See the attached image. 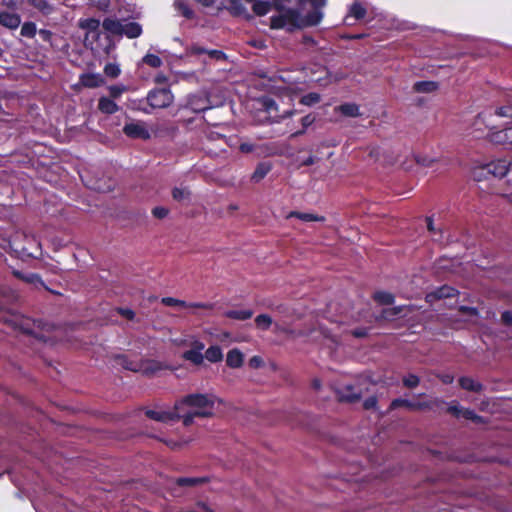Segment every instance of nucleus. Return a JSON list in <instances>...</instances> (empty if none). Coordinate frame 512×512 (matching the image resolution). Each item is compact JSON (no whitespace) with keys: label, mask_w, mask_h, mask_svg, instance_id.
I'll use <instances>...</instances> for the list:
<instances>
[{"label":"nucleus","mask_w":512,"mask_h":512,"mask_svg":"<svg viewBox=\"0 0 512 512\" xmlns=\"http://www.w3.org/2000/svg\"><path fill=\"white\" fill-rule=\"evenodd\" d=\"M273 4L278 13L270 18L271 28L292 31L318 25L326 0H273Z\"/></svg>","instance_id":"1"},{"label":"nucleus","mask_w":512,"mask_h":512,"mask_svg":"<svg viewBox=\"0 0 512 512\" xmlns=\"http://www.w3.org/2000/svg\"><path fill=\"white\" fill-rule=\"evenodd\" d=\"M217 397L213 394L193 393L175 403V410L185 426H190L195 418H210L215 414Z\"/></svg>","instance_id":"2"},{"label":"nucleus","mask_w":512,"mask_h":512,"mask_svg":"<svg viewBox=\"0 0 512 512\" xmlns=\"http://www.w3.org/2000/svg\"><path fill=\"white\" fill-rule=\"evenodd\" d=\"M370 383L366 379H359L355 383L342 384L336 388L340 401L353 403L369 390Z\"/></svg>","instance_id":"3"},{"label":"nucleus","mask_w":512,"mask_h":512,"mask_svg":"<svg viewBox=\"0 0 512 512\" xmlns=\"http://www.w3.org/2000/svg\"><path fill=\"white\" fill-rule=\"evenodd\" d=\"M84 45L94 53L109 55L114 45L109 35H103L100 28L96 31L85 34Z\"/></svg>","instance_id":"4"},{"label":"nucleus","mask_w":512,"mask_h":512,"mask_svg":"<svg viewBox=\"0 0 512 512\" xmlns=\"http://www.w3.org/2000/svg\"><path fill=\"white\" fill-rule=\"evenodd\" d=\"M512 171V164L506 159H498L484 164L477 168L474 175L477 179L491 175L495 178H502Z\"/></svg>","instance_id":"5"},{"label":"nucleus","mask_w":512,"mask_h":512,"mask_svg":"<svg viewBox=\"0 0 512 512\" xmlns=\"http://www.w3.org/2000/svg\"><path fill=\"white\" fill-rule=\"evenodd\" d=\"M5 323L11 326L15 330H19L24 334L28 335H36L35 328L39 327V322L35 320L25 317L19 313H8L7 315H3L1 317Z\"/></svg>","instance_id":"6"},{"label":"nucleus","mask_w":512,"mask_h":512,"mask_svg":"<svg viewBox=\"0 0 512 512\" xmlns=\"http://www.w3.org/2000/svg\"><path fill=\"white\" fill-rule=\"evenodd\" d=\"M116 362L118 365L123 367L126 370L141 372L145 375H152L161 369V366L158 362L155 361H131L124 355H119L116 357Z\"/></svg>","instance_id":"7"},{"label":"nucleus","mask_w":512,"mask_h":512,"mask_svg":"<svg viewBox=\"0 0 512 512\" xmlns=\"http://www.w3.org/2000/svg\"><path fill=\"white\" fill-rule=\"evenodd\" d=\"M147 102L154 109H164L169 107L174 101V95L168 88L152 89L147 94Z\"/></svg>","instance_id":"8"},{"label":"nucleus","mask_w":512,"mask_h":512,"mask_svg":"<svg viewBox=\"0 0 512 512\" xmlns=\"http://www.w3.org/2000/svg\"><path fill=\"white\" fill-rule=\"evenodd\" d=\"M212 105L208 95L204 92H197L187 96L185 109H189L194 113L204 112L211 109Z\"/></svg>","instance_id":"9"},{"label":"nucleus","mask_w":512,"mask_h":512,"mask_svg":"<svg viewBox=\"0 0 512 512\" xmlns=\"http://www.w3.org/2000/svg\"><path fill=\"white\" fill-rule=\"evenodd\" d=\"M261 106L269 114L271 118L274 119V121H279L281 119L290 117L293 114V111H285L282 115H278V106L275 100L271 97H263L260 99Z\"/></svg>","instance_id":"10"},{"label":"nucleus","mask_w":512,"mask_h":512,"mask_svg":"<svg viewBox=\"0 0 512 512\" xmlns=\"http://www.w3.org/2000/svg\"><path fill=\"white\" fill-rule=\"evenodd\" d=\"M458 294V291L448 285H443L441 287H438L434 289L433 291L427 293L425 299L426 302L432 304L437 300L445 299V298H452L455 297Z\"/></svg>","instance_id":"11"},{"label":"nucleus","mask_w":512,"mask_h":512,"mask_svg":"<svg viewBox=\"0 0 512 512\" xmlns=\"http://www.w3.org/2000/svg\"><path fill=\"white\" fill-rule=\"evenodd\" d=\"M162 304L166 306H175V307H181V308H190V309H209L211 310L213 308V304L210 303H201V302H194V303H188L183 300H179L173 297H163L161 299Z\"/></svg>","instance_id":"12"},{"label":"nucleus","mask_w":512,"mask_h":512,"mask_svg":"<svg viewBox=\"0 0 512 512\" xmlns=\"http://www.w3.org/2000/svg\"><path fill=\"white\" fill-rule=\"evenodd\" d=\"M490 140L496 144L512 149V126L489 134Z\"/></svg>","instance_id":"13"},{"label":"nucleus","mask_w":512,"mask_h":512,"mask_svg":"<svg viewBox=\"0 0 512 512\" xmlns=\"http://www.w3.org/2000/svg\"><path fill=\"white\" fill-rule=\"evenodd\" d=\"M145 414L148 418L159 421V422H171L178 419H181L180 411L174 409V411H156V410H146Z\"/></svg>","instance_id":"14"},{"label":"nucleus","mask_w":512,"mask_h":512,"mask_svg":"<svg viewBox=\"0 0 512 512\" xmlns=\"http://www.w3.org/2000/svg\"><path fill=\"white\" fill-rule=\"evenodd\" d=\"M124 133L131 138L149 139L150 133L143 123H127L123 128Z\"/></svg>","instance_id":"15"},{"label":"nucleus","mask_w":512,"mask_h":512,"mask_svg":"<svg viewBox=\"0 0 512 512\" xmlns=\"http://www.w3.org/2000/svg\"><path fill=\"white\" fill-rule=\"evenodd\" d=\"M0 24L8 29L14 30L21 24V18L16 13L0 12Z\"/></svg>","instance_id":"16"},{"label":"nucleus","mask_w":512,"mask_h":512,"mask_svg":"<svg viewBox=\"0 0 512 512\" xmlns=\"http://www.w3.org/2000/svg\"><path fill=\"white\" fill-rule=\"evenodd\" d=\"M103 29L107 32L106 35L121 36L123 22L114 18H105L102 22Z\"/></svg>","instance_id":"17"},{"label":"nucleus","mask_w":512,"mask_h":512,"mask_svg":"<svg viewBox=\"0 0 512 512\" xmlns=\"http://www.w3.org/2000/svg\"><path fill=\"white\" fill-rule=\"evenodd\" d=\"M207 481L205 477H180L174 480L177 488H191L201 485Z\"/></svg>","instance_id":"18"},{"label":"nucleus","mask_w":512,"mask_h":512,"mask_svg":"<svg viewBox=\"0 0 512 512\" xmlns=\"http://www.w3.org/2000/svg\"><path fill=\"white\" fill-rule=\"evenodd\" d=\"M142 34V27L137 22H123L121 36L125 35L126 37L133 39L137 38Z\"/></svg>","instance_id":"19"},{"label":"nucleus","mask_w":512,"mask_h":512,"mask_svg":"<svg viewBox=\"0 0 512 512\" xmlns=\"http://www.w3.org/2000/svg\"><path fill=\"white\" fill-rule=\"evenodd\" d=\"M365 15H366L365 7L359 2H354L350 6L349 14L346 16L345 21L347 24H352L351 22H349L350 19L353 18L354 20H360V19H363L365 17Z\"/></svg>","instance_id":"20"},{"label":"nucleus","mask_w":512,"mask_h":512,"mask_svg":"<svg viewBox=\"0 0 512 512\" xmlns=\"http://www.w3.org/2000/svg\"><path fill=\"white\" fill-rule=\"evenodd\" d=\"M226 363L231 368H239V367H241L242 364H243V354H242V352L239 349H237V348H234V349L230 350L227 353Z\"/></svg>","instance_id":"21"},{"label":"nucleus","mask_w":512,"mask_h":512,"mask_svg":"<svg viewBox=\"0 0 512 512\" xmlns=\"http://www.w3.org/2000/svg\"><path fill=\"white\" fill-rule=\"evenodd\" d=\"M98 109L105 114H114L119 110V106L110 98L101 97L99 99Z\"/></svg>","instance_id":"22"},{"label":"nucleus","mask_w":512,"mask_h":512,"mask_svg":"<svg viewBox=\"0 0 512 512\" xmlns=\"http://www.w3.org/2000/svg\"><path fill=\"white\" fill-rule=\"evenodd\" d=\"M100 25V20L95 18L80 19L78 22L79 28L85 30V34L96 31L100 28Z\"/></svg>","instance_id":"23"},{"label":"nucleus","mask_w":512,"mask_h":512,"mask_svg":"<svg viewBox=\"0 0 512 512\" xmlns=\"http://www.w3.org/2000/svg\"><path fill=\"white\" fill-rule=\"evenodd\" d=\"M459 385L461 386V388L468 390V391H473V392H480L483 389V385L481 383L475 381L474 379H472L470 377H466V376L461 377L459 379Z\"/></svg>","instance_id":"24"},{"label":"nucleus","mask_w":512,"mask_h":512,"mask_svg":"<svg viewBox=\"0 0 512 512\" xmlns=\"http://www.w3.org/2000/svg\"><path fill=\"white\" fill-rule=\"evenodd\" d=\"M253 311L251 309H242V310H228L224 313L227 318L244 321L250 319L253 316Z\"/></svg>","instance_id":"25"},{"label":"nucleus","mask_w":512,"mask_h":512,"mask_svg":"<svg viewBox=\"0 0 512 512\" xmlns=\"http://www.w3.org/2000/svg\"><path fill=\"white\" fill-rule=\"evenodd\" d=\"M338 111L347 117H358L360 116V108L355 103H344L340 105Z\"/></svg>","instance_id":"26"},{"label":"nucleus","mask_w":512,"mask_h":512,"mask_svg":"<svg viewBox=\"0 0 512 512\" xmlns=\"http://www.w3.org/2000/svg\"><path fill=\"white\" fill-rule=\"evenodd\" d=\"M80 81H81L82 85L85 87L95 88V87H98L103 82V79L100 75L83 74L80 77Z\"/></svg>","instance_id":"27"},{"label":"nucleus","mask_w":512,"mask_h":512,"mask_svg":"<svg viewBox=\"0 0 512 512\" xmlns=\"http://www.w3.org/2000/svg\"><path fill=\"white\" fill-rule=\"evenodd\" d=\"M204 357L212 363L220 362L223 359L222 349L218 345L210 346L206 351Z\"/></svg>","instance_id":"28"},{"label":"nucleus","mask_w":512,"mask_h":512,"mask_svg":"<svg viewBox=\"0 0 512 512\" xmlns=\"http://www.w3.org/2000/svg\"><path fill=\"white\" fill-rule=\"evenodd\" d=\"M190 195L191 193L186 187H175L172 190L173 199L181 203H189Z\"/></svg>","instance_id":"29"},{"label":"nucleus","mask_w":512,"mask_h":512,"mask_svg":"<svg viewBox=\"0 0 512 512\" xmlns=\"http://www.w3.org/2000/svg\"><path fill=\"white\" fill-rule=\"evenodd\" d=\"M28 3L43 15H50L54 10L53 6L46 0H28Z\"/></svg>","instance_id":"30"},{"label":"nucleus","mask_w":512,"mask_h":512,"mask_svg":"<svg viewBox=\"0 0 512 512\" xmlns=\"http://www.w3.org/2000/svg\"><path fill=\"white\" fill-rule=\"evenodd\" d=\"M438 84L434 81H419L414 84L413 89L419 93H429L435 91Z\"/></svg>","instance_id":"31"},{"label":"nucleus","mask_w":512,"mask_h":512,"mask_svg":"<svg viewBox=\"0 0 512 512\" xmlns=\"http://www.w3.org/2000/svg\"><path fill=\"white\" fill-rule=\"evenodd\" d=\"M271 170V165L268 163H259L252 174V180L254 182H259L262 180Z\"/></svg>","instance_id":"32"},{"label":"nucleus","mask_w":512,"mask_h":512,"mask_svg":"<svg viewBox=\"0 0 512 512\" xmlns=\"http://www.w3.org/2000/svg\"><path fill=\"white\" fill-rule=\"evenodd\" d=\"M290 217H296L304 222H311V221H324L325 218L323 216H318L312 213H301L292 211L289 213L288 218Z\"/></svg>","instance_id":"33"},{"label":"nucleus","mask_w":512,"mask_h":512,"mask_svg":"<svg viewBox=\"0 0 512 512\" xmlns=\"http://www.w3.org/2000/svg\"><path fill=\"white\" fill-rule=\"evenodd\" d=\"M271 6L269 1L256 0L253 3V11L259 16H264L271 10Z\"/></svg>","instance_id":"34"},{"label":"nucleus","mask_w":512,"mask_h":512,"mask_svg":"<svg viewBox=\"0 0 512 512\" xmlns=\"http://www.w3.org/2000/svg\"><path fill=\"white\" fill-rule=\"evenodd\" d=\"M183 358L195 365H200L203 363L204 355L195 350H187L183 353Z\"/></svg>","instance_id":"35"},{"label":"nucleus","mask_w":512,"mask_h":512,"mask_svg":"<svg viewBox=\"0 0 512 512\" xmlns=\"http://www.w3.org/2000/svg\"><path fill=\"white\" fill-rule=\"evenodd\" d=\"M174 5H175L176 10L182 16H184L187 19L193 18L194 12L192 11V9H190V7L188 6V4L185 1H182V0L176 1Z\"/></svg>","instance_id":"36"},{"label":"nucleus","mask_w":512,"mask_h":512,"mask_svg":"<svg viewBox=\"0 0 512 512\" xmlns=\"http://www.w3.org/2000/svg\"><path fill=\"white\" fill-rule=\"evenodd\" d=\"M374 299L380 304L390 305L394 302V295L389 292L378 291L374 293Z\"/></svg>","instance_id":"37"},{"label":"nucleus","mask_w":512,"mask_h":512,"mask_svg":"<svg viewBox=\"0 0 512 512\" xmlns=\"http://www.w3.org/2000/svg\"><path fill=\"white\" fill-rule=\"evenodd\" d=\"M272 322V318L268 314H260L255 318V324L261 330H268Z\"/></svg>","instance_id":"38"},{"label":"nucleus","mask_w":512,"mask_h":512,"mask_svg":"<svg viewBox=\"0 0 512 512\" xmlns=\"http://www.w3.org/2000/svg\"><path fill=\"white\" fill-rule=\"evenodd\" d=\"M403 306L383 309L381 317L385 320L392 321L403 311Z\"/></svg>","instance_id":"39"},{"label":"nucleus","mask_w":512,"mask_h":512,"mask_svg":"<svg viewBox=\"0 0 512 512\" xmlns=\"http://www.w3.org/2000/svg\"><path fill=\"white\" fill-rule=\"evenodd\" d=\"M37 33L36 24L34 22H25L21 27V35L27 38H33Z\"/></svg>","instance_id":"40"},{"label":"nucleus","mask_w":512,"mask_h":512,"mask_svg":"<svg viewBox=\"0 0 512 512\" xmlns=\"http://www.w3.org/2000/svg\"><path fill=\"white\" fill-rule=\"evenodd\" d=\"M143 62L152 68H158L162 65V60L155 54H147L143 57Z\"/></svg>","instance_id":"41"},{"label":"nucleus","mask_w":512,"mask_h":512,"mask_svg":"<svg viewBox=\"0 0 512 512\" xmlns=\"http://www.w3.org/2000/svg\"><path fill=\"white\" fill-rule=\"evenodd\" d=\"M401 406H405L409 409H415L416 407H418V405H416L415 403H413L407 399L397 398L391 402L390 408L396 409Z\"/></svg>","instance_id":"42"},{"label":"nucleus","mask_w":512,"mask_h":512,"mask_svg":"<svg viewBox=\"0 0 512 512\" xmlns=\"http://www.w3.org/2000/svg\"><path fill=\"white\" fill-rule=\"evenodd\" d=\"M120 67L115 63H108L104 67V73L106 76L116 78L120 75Z\"/></svg>","instance_id":"43"},{"label":"nucleus","mask_w":512,"mask_h":512,"mask_svg":"<svg viewBox=\"0 0 512 512\" xmlns=\"http://www.w3.org/2000/svg\"><path fill=\"white\" fill-rule=\"evenodd\" d=\"M320 95L318 93H308L301 98V103L306 106H312L320 101Z\"/></svg>","instance_id":"44"},{"label":"nucleus","mask_w":512,"mask_h":512,"mask_svg":"<svg viewBox=\"0 0 512 512\" xmlns=\"http://www.w3.org/2000/svg\"><path fill=\"white\" fill-rule=\"evenodd\" d=\"M108 90L111 97L118 98L127 90V87L123 84H117L109 86Z\"/></svg>","instance_id":"45"},{"label":"nucleus","mask_w":512,"mask_h":512,"mask_svg":"<svg viewBox=\"0 0 512 512\" xmlns=\"http://www.w3.org/2000/svg\"><path fill=\"white\" fill-rule=\"evenodd\" d=\"M461 417L465 418V419H468V420H471V421H473L475 423H482L483 422L482 417L477 415L473 410H470V409H463Z\"/></svg>","instance_id":"46"},{"label":"nucleus","mask_w":512,"mask_h":512,"mask_svg":"<svg viewBox=\"0 0 512 512\" xmlns=\"http://www.w3.org/2000/svg\"><path fill=\"white\" fill-rule=\"evenodd\" d=\"M420 379L417 375L409 374L403 378V384L408 388H415L418 386Z\"/></svg>","instance_id":"47"},{"label":"nucleus","mask_w":512,"mask_h":512,"mask_svg":"<svg viewBox=\"0 0 512 512\" xmlns=\"http://www.w3.org/2000/svg\"><path fill=\"white\" fill-rule=\"evenodd\" d=\"M168 213H169V210L167 208H165V207H162V206L155 207L152 210L153 216L158 218V219L165 218L168 215Z\"/></svg>","instance_id":"48"},{"label":"nucleus","mask_w":512,"mask_h":512,"mask_svg":"<svg viewBox=\"0 0 512 512\" xmlns=\"http://www.w3.org/2000/svg\"><path fill=\"white\" fill-rule=\"evenodd\" d=\"M495 115L499 117H510L512 118V106H505L496 109Z\"/></svg>","instance_id":"49"},{"label":"nucleus","mask_w":512,"mask_h":512,"mask_svg":"<svg viewBox=\"0 0 512 512\" xmlns=\"http://www.w3.org/2000/svg\"><path fill=\"white\" fill-rule=\"evenodd\" d=\"M117 312L128 320H133L135 317L134 311L129 308H118Z\"/></svg>","instance_id":"50"},{"label":"nucleus","mask_w":512,"mask_h":512,"mask_svg":"<svg viewBox=\"0 0 512 512\" xmlns=\"http://www.w3.org/2000/svg\"><path fill=\"white\" fill-rule=\"evenodd\" d=\"M315 119H316L315 116L312 114H308V115L304 116L301 119L302 127L304 129H307L309 126H311L315 122Z\"/></svg>","instance_id":"51"},{"label":"nucleus","mask_w":512,"mask_h":512,"mask_svg":"<svg viewBox=\"0 0 512 512\" xmlns=\"http://www.w3.org/2000/svg\"><path fill=\"white\" fill-rule=\"evenodd\" d=\"M447 411L449 413L453 414L454 416H456L457 418H459L462 416L463 408L457 404H454V405H450L448 407Z\"/></svg>","instance_id":"52"},{"label":"nucleus","mask_w":512,"mask_h":512,"mask_svg":"<svg viewBox=\"0 0 512 512\" xmlns=\"http://www.w3.org/2000/svg\"><path fill=\"white\" fill-rule=\"evenodd\" d=\"M376 404H377V399L375 396H371L369 398H367L364 403H363V406L366 410H370V409H373L376 407Z\"/></svg>","instance_id":"53"},{"label":"nucleus","mask_w":512,"mask_h":512,"mask_svg":"<svg viewBox=\"0 0 512 512\" xmlns=\"http://www.w3.org/2000/svg\"><path fill=\"white\" fill-rule=\"evenodd\" d=\"M40 38L45 42H51L53 33L50 30L41 29L38 32Z\"/></svg>","instance_id":"54"},{"label":"nucleus","mask_w":512,"mask_h":512,"mask_svg":"<svg viewBox=\"0 0 512 512\" xmlns=\"http://www.w3.org/2000/svg\"><path fill=\"white\" fill-rule=\"evenodd\" d=\"M486 117H487V115L485 113L478 114V116L474 122V126H480L483 124L488 127L490 123L487 121Z\"/></svg>","instance_id":"55"},{"label":"nucleus","mask_w":512,"mask_h":512,"mask_svg":"<svg viewBox=\"0 0 512 512\" xmlns=\"http://www.w3.org/2000/svg\"><path fill=\"white\" fill-rule=\"evenodd\" d=\"M459 311L463 314H469V315H473V316L478 315V310L474 307L460 306Z\"/></svg>","instance_id":"56"},{"label":"nucleus","mask_w":512,"mask_h":512,"mask_svg":"<svg viewBox=\"0 0 512 512\" xmlns=\"http://www.w3.org/2000/svg\"><path fill=\"white\" fill-rule=\"evenodd\" d=\"M239 150L243 153H251L255 150V145L251 143H241Z\"/></svg>","instance_id":"57"},{"label":"nucleus","mask_w":512,"mask_h":512,"mask_svg":"<svg viewBox=\"0 0 512 512\" xmlns=\"http://www.w3.org/2000/svg\"><path fill=\"white\" fill-rule=\"evenodd\" d=\"M263 361L261 359V357L259 356H253L250 360H249V365L253 368H258L262 365Z\"/></svg>","instance_id":"58"},{"label":"nucleus","mask_w":512,"mask_h":512,"mask_svg":"<svg viewBox=\"0 0 512 512\" xmlns=\"http://www.w3.org/2000/svg\"><path fill=\"white\" fill-rule=\"evenodd\" d=\"M25 280L30 283H42L41 278L38 274L31 273L28 276L25 277Z\"/></svg>","instance_id":"59"},{"label":"nucleus","mask_w":512,"mask_h":512,"mask_svg":"<svg viewBox=\"0 0 512 512\" xmlns=\"http://www.w3.org/2000/svg\"><path fill=\"white\" fill-rule=\"evenodd\" d=\"M501 319L507 325L512 324V312L511 311H504L502 313V315H501Z\"/></svg>","instance_id":"60"},{"label":"nucleus","mask_w":512,"mask_h":512,"mask_svg":"<svg viewBox=\"0 0 512 512\" xmlns=\"http://www.w3.org/2000/svg\"><path fill=\"white\" fill-rule=\"evenodd\" d=\"M204 348H205L204 343H202L200 341H194L193 344H192V348L191 349L195 350V351H198L199 353H202Z\"/></svg>","instance_id":"61"},{"label":"nucleus","mask_w":512,"mask_h":512,"mask_svg":"<svg viewBox=\"0 0 512 512\" xmlns=\"http://www.w3.org/2000/svg\"><path fill=\"white\" fill-rule=\"evenodd\" d=\"M192 52L194 54H197V55H201V54H204V53H208V50H206L205 48L201 47V46H198V45H195L191 48Z\"/></svg>","instance_id":"62"},{"label":"nucleus","mask_w":512,"mask_h":512,"mask_svg":"<svg viewBox=\"0 0 512 512\" xmlns=\"http://www.w3.org/2000/svg\"><path fill=\"white\" fill-rule=\"evenodd\" d=\"M208 54L210 55V57L215 58V59H220L224 56L223 52H221L219 50L208 51Z\"/></svg>","instance_id":"63"},{"label":"nucleus","mask_w":512,"mask_h":512,"mask_svg":"<svg viewBox=\"0 0 512 512\" xmlns=\"http://www.w3.org/2000/svg\"><path fill=\"white\" fill-rule=\"evenodd\" d=\"M2 4L8 8H16L17 0H2Z\"/></svg>","instance_id":"64"}]
</instances>
